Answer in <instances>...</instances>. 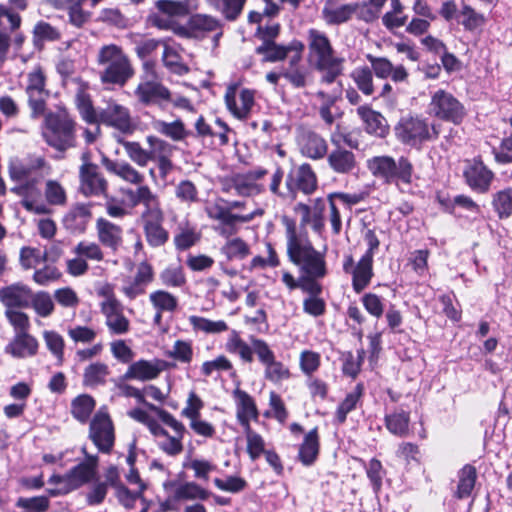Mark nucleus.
<instances>
[{
  "mask_svg": "<svg viewBox=\"0 0 512 512\" xmlns=\"http://www.w3.org/2000/svg\"><path fill=\"white\" fill-rule=\"evenodd\" d=\"M102 164L108 172L115 174L123 181L139 185L135 191L128 190L127 195L134 205L142 203L146 206V210L141 217L146 239L150 245L160 246V208L157 206L156 196L152 194L149 187L141 185L144 176L124 161L103 157Z\"/></svg>",
  "mask_w": 512,
  "mask_h": 512,
  "instance_id": "obj_1",
  "label": "nucleus"
},
{
  "mask_svg": "<svg viewBox=\"0 0 512 512\" xmlns=\"http://www.w3.org/2000/svg\"><path fill=\"white\" fill-rule=\"evenodd\" d=\"M188 12L187 5L181 1L162 0V30H171L181 37L202 39L219 29V22L205 14H195L183 24Z\"/></svg>",
  "mask_w": 512,
  "mask_h": 512,
  "instance_id": "obj_2",
  "label": "nucleus"
},
{
  "mask_svg": "<svg viewBox=\"0 0 512 512\" xmlns=\"http://www.w3.org/2000/svg\"><path fill=\"white\" fill-rule=\"evenodd\" d=\"M97 74L107 90L123 88L135 75V69L125 50L115 44L102 45L96 54Z\"/></svg>",
  "mask_w": 512,
  "mask_h": 512,
  "instance_id": "obj_3",
  "label": "nucleus"
},
{
  "mask_svg": "<svg viewBox=\"0 0 512 512\" xmlns=\"http://www.w3.org/2000/svg\"><path fill=\"white\" fill-rule=\"evenodd\" d=\"M283 223L286 228L287 254L290 261L299 267L301 275L324 277L326 275L324 255L313 248L305 235L297 232L293 220L285 217Z\"/></svg>",
  "mask_w": 512,
  "mask_h": 512,
  "instance_id": "obj_4",
  "label": "nucleus"
},
{
  "mask_svg": "<svg viewBox=\"0 0 512 512\" xmlns=\"http://www.w3.org/2000/svg\"><path fill=\"white\" fill-rule=\"evenodd\" d=\"M42 125V138L47 146L64 155L68 150L77 147V121L65 108L56 111H45Z\"/></svg>",
  "mask_w": 512,
  "mask_h": 512,
  "instance_id": "obj_5",
  "label": "nucleus"
},
{
  "mask_svg": "<svg viewBox=\"0 0 512 512\" xmlns=\"http://www.w3.org/2000/svg\"><path fill=\"white\" fill-rule=\"evenodd\" d=\"M283 179V171L276 168L272 173L258 168L246 173H238L226 178L222 183V190L239 196L253 197L263 193L268 184L272 194L280 196L279 186Z\"/></svg>",
  "mask_w": 512,
  "mask_h": 512,
  "instance_id": "obj_6",
  "label": "nucleus"
},
{
  "mask_svg": "<svg viewBox=\"0 0 512 512\" xmlns=\"http://www.w3.org/2000/svg\"><path fill=\"white\" fill-rule=\"evenodd\" d=\"M308 47L311 63L323 73L322 82L332 83L342 74L344 58L334 55L332 45L323 32L309 30Z\"/></svg>",
  "mask_w": 512,
  "mask_h": 512,
  "instance_id": "obj_7",
  "label": "nucleus"
},
{
  "mask_svg": "<svg viewBox=\"0 0 512 512\" xmlns=\"http://www.w3.org/2000/svg\"><path fill=\"white\" fill-rule=\"evenodd\" d=\"M367 168L371 174L385 183L411 184L413 165L405 158L396 162L390 156H375L367 160Z\"/></svg>",
  "mask_w": 512,
  "mask_h": 512,
  "instance_id": "obj_8",
  "label": "nucleus"
},
{
  "mask_svg": "<svg viewBox=\"0 0 512 512\" xmlns=\"http://www.w3.org/2000/svg\"><path fill=\"white\" fill-rule=\"evenodd\" d=\"M47 74L40 65L34 66L26 74L25 94L27 97V106L29 108V117L32 120H38L45 115L47 110V101L50 97V91L47 88Z\"/></svg>",
  "mask_w": 512,
  "mask_h": 512,
  "instance_id": "obj_9",
  "label": "nucleus"
},
{
  "mask_svg": "<svg viewBox=\"0 0 512 512\" xmlns=\"http://www.w3.org/2000/svg\"><path fill=\"white\" fill-rule=\"evenodd\" d=\"M22 25L21 15L0 4V67L7 61L11 46L21 50L26 36L20 31Z\"/></svg>",
  "mask_w": 512,
  "mask_h": 512,
  "instance_id": "obj_10",
  "label": "nucleus"
},
{
  "mask_svg": "<svg viewBox=\"0 0 512 512\" xmlns=\"http://www.w3.org/2000/svg\"><path fill=\"white\" fill-rule=\"evenodd\" d=\"M395 134L402 143L417 147L425 141L436 139L439 130L435 125L430 126L426 119L418 116H405L395 126Z\"/></svg>",
  "mask_w": 512,
  "mask_h": 512,
  "instance_id": "obj_11",
  "label": "nucleus"
},
{
  "mask_svg": "<svg viewBox=\"0 0 512 512\" xmlns=\"http://www.w3.org/2000/svg\"><path fill=\"white\" fill-rule=\"evenodd\" d=\"M205 211L210 219L219 221V225L215 227V231L224 237H228L236 233L237 229L235 224L237 222L246 223L253 220L256 216L262 215L261 209L255 210L252 213L240 215L233 214L230 211L226 201L222 198H217L205 207Z\"/></svg>",
  "mask_w": 512,
  "mask_h": 512,
  "instance_id": "obj_12",
  "label": "nucleus"
},
{
  "mask_svg": "<svg viewBox=\"0 0 512 512\" xmlns=\"http://www.w3.org/2000/svg\"><path fill=\"white\" fill-rule=\"evenodd\" d=\"M91 155L85 152L81 156L82 164L79 167V191L86 197H107L109 183L100 167L91 162Z\"/></svg>",
  "mask_w": 512,
  "mask_h": 512,
  "instance_id": "obj_13",
  "label": "nucleus"
},
{
  "mask_svg": "<svg viewBox=\"0 0 512 512\" xmlns=\"http://www.w3.org/2000/svg\"><path fill=\"white\" fill-rule=\"evenodd\" d=\"M428 112L435 118L455 125L461 124L466 116L464 105L451 93L442 89L432 94Z\"/></svg>",
  "mask_w": 512,
  "mask_h": 512,
  "instance_id": "obj_14",
  "label": "nucleus"
},
{
  "mask_svg": "<svg viewBox=\"0 0 512 512\" xmlns=\"http://www.w3.org/2000/svg\"><path fill=\"white\" fill-rule=\"evenodd\" d=\"M89 438L101 453H111L115 443V428L106 406L100 407L92 416Z\"/></svg>",
  "mask_w": 512,
  "mask_h": 512,
  "instance_id": "obj_15",
  "label": "nucleus"
},
{
  "mask_svg": "<svg viewBox=\"0 0 512 512\" xmlns=\"http://www.w3.org/2000/svg\"><path fill=\"white\" fill-rule=\"evenodd\" d=\"M250 343L259 362L264 366V378L274 384L288 380L291 376L289 368L276 359L274 351L262 339L251 337Z\"/></svg>",
  "mask_w": 512,
  "mask_h": 512,
  "instance_id": "obj_16",
  "label": "nucleus"
},
{
  "mask_svg": "<svg viewBox=\"0 0 512 512\" xmlns=\"http://www.w3.org/2000/svg\"><path fill=\"white\" fill-rule=\"evenodd\" d=\"M134 93L144 105L156 103L160 99V80L155 60H148L143 63L140 82Z\"/></svg>",
  "mask_w": 512,
  "mask_h": 512,
  "instance_id": "obj_17",
  "label": "nucleus"
},
{
  "mask_svg": "<svg viewBox=\"0 0 512 512\" xmlns=\"http://www.w3.org/2000/svg\"><path fill=\"white\" fill-rule=\"evenodd\" d=\"M51 165L42 155L27 154L23 159H16L9 164V175L13 181H23L38 175H48Z\"/></svg>",
  "mask_w": 512,
  "mask_h": 512,
  "instance_id": "obj_18",
  "label": "nucleus"
},
{
  "mask_svg": "<svg viewBox=\"0 0 512 512\" xmlns=\"http://www.w3.org/2000/svg\"><path fill=\"white\" fill-rule=\"evenodd\" d=\"M225 104L235 118L246 120L255 104V92L236 85L229 86L225 93Z\"/></svg>",
  "mask_w": 512,
  "mask_h": 512,
  "instance_id": "obj_19",
  "label": "nucleus"
},
{
  "mask_svg": "<svg viewBox=\"0 0 512 512\" xmlns=\"http://www.w3.org/2000/svg\"><path fill=\"white\" fill-rule=\"evenodd\" d=\"M43 179L44 175L33 176L32 178L20 181L21 183L18 186L11 189L12 192L23 198L21 203L27 211L37 214L48 212L44 204L36 203V199L41 196V191L38 186Z\"/></svg>",
  "mask_w": 512,
  "mask_h": 512,
  "instance_id": "obj_20",
  "label": "nucleus"
},
{
  "mask_svg": "<svg viewBox=\"0 0 512 512\" xmlns=\"http://www.w3.org/2000/svg\"><path fill=\"white\" fill-rule=\"evenodd\" d=\"M97 124L113 127L123 134H131L135 129L128 108L116 102H109L105 108L101 109Z\"/></svg>",
  "mask_w": 512,
  "mask_h": 512,
  "instance_id": "obj_21",
  "label": "nucleus"
},
{
  "mask_svg": "<svg viewBox=\"0 0 512 512\" xmlns=\"http://www.w3.org/2000/svg\"><path fill=\"white\" fill-rule=\"evenodd\" d=\"M353 263L352 256H347L343 263V269L345 272H351L353 289L359 293L371 281L373 276V258L370 257V253H365L355 267H353Z\"/></svg>",
  "mask_w": 512,
  "mask_h": 512,
  "instance_id": "obj_22",
  "label": "nucleus"
},
{
  "mask_svg": "<svg viewBox=\"0 0 512 512\" xmlns=\"http://www.w3.org/2000/svg\"><path fill=\"white\" fill-rule=\"evenodd\" d=\"M31 295L32 289L28 285L22 282H15L0 288V303L3 305L4 310L28 309Z\"/></svg>",
  "mask_w": 512,
  "mask_h": 512,
  "instance_id": "obj_23",
  "label": "nucleus"
},
{
  "mask_svg": "<svg viewBox=\"0 0 512 512\" xmlns=\"http://www.w3.org/2000/svg\"><path fill=\"white\" fill-rule=\"evenodd\" d=\"M162 426L171 429V433H169L162 428V450L170 455L179 454L183 448L181 440L185 432L184 425L170 414L162 411Z\"/></svg>",
  "mask_w": 512,
  "mask_h": 512,
  "instance_id": "obj_24",
  "label": "nucleus"
},
{
  "mask_svg": "<svg viewBox=\"0 0 512 512\" xmlns=\"http://www.w3.org/2000/svg\"><path fill=\"white\" fill-rule=\"evenodd\" d=\"M297 143L301 154L310 159H321L327 154L326 140L312 130L302 129L298 134Z\"/></svg>",
  "mask_w": 512,
  "mask_h": 512,
  "instance_id": "obj_25",
  "label": "nucleus"
},
{
  "mask_svg": "<svg viewBox=\"0 0 512 512\" xmlns=\"http://www.w3.org/2000/svg\"><path fill=\"white\" fill-rule=\"evenodd\" d=\"M92 203H76L64 215L63 224L73 233H84L92 220Z\"/></svg>",
  "mask_w": 512,
  "mask_h": 512,
  "instance_id": "obj_26",
  "label": "nucleus"
},
{
  "mask_svg": "<svg viewBox=\"0 0 512 512\" xmlns=\"http://www.w3.org/2000/svg\"><path fill=\"white\" fill-rule=\"evenodd\" d=\"M95 227L99 243L112 252H116L123 242L122 227L104 217H99L96 220Z\"/></svg>",
  "mask_w": 512,
  "mask_h": 512,
  "instance_id": "obj_27",
  "label": "nucleus"
},
{
  "mask_svg": "<svg viewBox=\"0 0 512 512\" xmlns=\"http://www.w3.org/2000/svg\"><path fill=\"white\" fill-rule=\"evenodd\" d=\"M286 185L292 193L295 190H300L308 195L316 190L317 178L310 165L303 164L290 172Z\"/></svg>",
  "mask_w": 512,
  "mask_h": 512,
  "instance_id": "obj_28",
  "label": "nucleus"
},
{
  "mask_svg": "<svg viewBox=\"0 0 512 512\" xmlns=\"http://www.w3.org/2000/svg\"><path fill=\"white\" fill-rule=\"evenodd\" d=\"M79 87L75 94V106L81 118L88 124H97L100 118V112L97 113L91 95L89 94V84L82 78L75 80Z\"/></svg>",
  "mask_w": 512,
  "mask_h": 512,
  "instance_id": "obj_29",
  "label": "nucleus"
},
{
  "mask_svg": "<svg viewBox=\"0 0 512 512\" xmlns=\"http://www.w3.org/2000/svg\"><path fill=\"white\" fill-rule=\"evenodd\" d=\"M79 87L75 94V106L81 118L88 124H97L100 118V112L97 113L91 95L89 94V84L82 78L75 80Z\"/></svg>",
  "mask_w": 512,
  "mask_h": 512,
  "instance_id": "obj_30",
  "label": "nucleus"
},
{
  "mask_svg": "<svg viewBox=\"0 0 512 512\" xmlns=\"http://www.w3.org/2000/svg\"><path fill=\"white\" fill-rule=\"evenodd\" d=\"M39 348L38 340L29 332L16 333L6 346V352L15 358L33 357Z\"/></svg>",
  "mask_w": 512,
  "mask_h": 512,
  "instance_id": "obj_31",
  "label": "nucleus"
},
{
  "mask_svg": "<svg viewBox=\"0 0 512 512\" xmlns=\"http://www.w3.org/2000/svg\"><path fill=\"white\" fill-rule=\"evenodd\" d=\"M356 10L354 4H342L339 0H326L322 17L329 25H338L348 21Z\"/></svg>",
  "mask_w": 512,
  "mask_h": 512,
  "instance_id": "obj_32",
  "label": "nucleus"
},
{
  "mask_svg": "<svg viewBox=\"0 0 512 512\" xmlns=\"http://www.w3.org/2000/svg\"><path fill=\"white\" fill-rule=\"evenodd\" d=\"M160 374V360L155 359L153 362L140 359L131 362L128 369L123 374L124 379H132L138 381H150L157 378Z\"/></svg>",
  "mask_w": 512,
  "mask_h": 512,
  "instance_id": "obj_33",
  "label": "nucleus"
},
{
  "mask_svg": "<svg viewBox=\"0 0 512 512\" xmlns=\"http://www.w3.org/2000/svg\"><path fill=\"white\" fill-rule=\"evenodd\" d=\"M107 477L110 487L115 490V495L121 505L125 508H133L137 497L141 492L133 493L127 486H125L120 478L118 468L111 465L107 468Z\"/></svg>",
  "mask_w": 512,
  "mask_h": 512,
  "instance_id": "obj_34",
  "label": "nucleus"
},
{
  "mask_svg": "<svg viewBox=\"0 0 512 512\" xmlns=\"http://www.w3.org/2000/svg\"><path fill=\"white\" fill-rule=\"evenodd\" d=\"M233 397L236 403L238 421L243 427L250 426V421L258 417V410L253 398L240 389L234 390Z\"/></svg>",
  "mask_w": 512,
  "mask_h": 512,
  "instance_id": "obj_35",
  "label": "nucleus"
},
{
  "mask_svg": "<svg viewBox=\"0 0 512 512\" xmlns=\"http://www.w3.org/2000/svg\"><path fill=\"white\" fill-rule=\"evenodd\" d=\"M95 408V398L90 394L82 393L71 400L70 413L77 422L86 424L92 419Z\"/></svg>",
  "mask_w": 512,
  "mask_h": 512,
  "instance_id": "obj_36",
  "label": "nucleus"
},
{
  "mask_svg": "<svg viewBox=\"0 0 512 512\" xmlns=\"http://www.w3.org/2000/svg\"><path fill=\"white\" fill-rule=\"evenodd\" d=\"M153 269L146 261H142L138 268L133 281L129 285L124 286L122 291L130 299L145 292V287L153 280Z\"/></svg>",
  "mask_w": 512,
  "mask_h": 512,
  "instance_id": "obj_37",
  "label": "nucleus"
},
{
  "mask_svg": "<svg viewBox=\"0 0 512 512\" xmlns=\"http://www.w3.org/2000/svg\"><path fill=\"white\" fill-rule=\"evenodd\" d=\"M109 375L110 368L106 363L92 362L84 368L82 385L91 389L105 386Z\"/></svg>",
  "mask_w": 512,
  "mask_h": 512,
  "instance_id": "obj_38",
  "label": "nucleus"
},
{
  "mask_svg": "<svg viewBox=\"0 0 512 512\" xmlns=\"http://www.w3.org/2000/svg\"><path fill=\"white\" fill-rule=\"evenodd\" d=\"M357 114L365 123V129L368 133L380 137L386 135L388 131L387 121L379 112L374 111L368 106H360L357 109Z\"/></svg>",
  "mask_w": 512,
  "mask_h": 512,
  "instance_id": "obj_39",
  "label": "nucleus"
},
{
  "mask_svg": "<svg viewBox=\"0 0 512 512\" xmlns=\"http://www.w3.org/2000/svg\"><path fill=\"white\" fill-rule=\"evenodd\" d=\"M303 49L304 45L300 41H293L288 46H279L275 42H269L258 46L256 52L264 55L265 61L275 62L284 59L290 51L298 53Z\"/></svg>",
  "mask_w": 512,
  "mask_h": 512,
  "instance_id": "obj_40",
  "label": "nucleus"
},
{
  "mask_svg": "<svg viewBox=\"0 0 512 512\" xmlns=\"http://www.w3.org/2000/svg\"><path fill=\"white\" fill-rule=\"evenodd\" d=\"M61 38L62 33L59 28L44 20L36 22L33 27L32 42L37 49H42L46 42H57Z\"/></svg>",
  "mask_w": 512,
  "mask_h": 512,
  "instance_id": "obj_41",
  "label": "nucleus"
},
{
  "mask_svg": "<svg viewBox=\"0 0 512 512\" xmlns=\"http://www.w3.org/2000/svg\"><path fill=\"white\" fill-rule=\"evenodd\" d=\"M328 163L334 172L346 174L355 168L356 159L353 152L337 147L329 154Z\"/></svg>",
  "mask_w": 512,
  "mask_h": 512,
  "instance_id": "obj_42",
  "label": "nucleus"
},
{
  "mask_svg": "<svg viewBox=\"0 0 512 512\" xmlns=\"http://www.w3.org/2000/svg\"><path fill=\"white\" fill-rule=\"evenodd\" d=\"M319 454V436L317 428L310 430L299 447L298 457L305 466L312 465Z\"/></svg>",
  "mask_w": 512,
  "mask_h": 512,
  "instance_id": "obj_43",
  "label": "nucleus"
},
{
  "mask_svg": "<svg viewBox=\"0 0 512 512\" xmlns=\"http://www.w3.org/2000/svg\"><path fill=\"white\" fill-rule=\"evenodd\" d=\"M225 349L231 354H236L245 363L253 361V345L246 343L236 330H231L225 343Z\"/></svg>",
  "mask_w": 512,
  "mask_h": 512,
  "instance_id": "obj_44",
  "label": "nucleus"
},
{
  "mask_svg": "<svg viewBox=\"0 0 512 512\" xmlns=\"http://www.w3.org/2000/svg\"><path fill=\"white\" fill-rule=\"evenodd\" d=\"M95 476L96 475L91 472V469L87 465L80 462L67 472L68 486L65 490L60 491L59 493H70L77 490L83 485L93 481Z\"/></svg>",
  "mask_w": 512,
  "mask_h": 512,
  "instance_id": "obj_45",
  "label": "nucleus"
},
{
  "mask_svg": "<svg viewBox=\"0 0 512 512\" xmlns=\"http://www.w3.org/2000/svg\"><path fill=\"white\" fill-rule=\"evenodd\" d=\"M465 176L468 184L480 191H486L491 183L493 174L488 170L483 163L475 162L469 169L466 170Z\"/></svg>",
  "mask_w": 512,
  "mask_h": 512,
  "instance_id": "obj_46",
  "label": "nucleus"
},
{
  "mask_svg": "<svg viewBox=\"0 0 512 512\" xmlns=\"http://www.w3.org/2000/svg\"><path fill=\"white\" fill-rule=\"evenodd\" d=\"M476 478V469L471 465H465L458 473L455 496L459 499L469 497L474 489Z\"/></svg>",
  "mask_w": 512,
  "mask_h": 512,
  "instance_id": "obj_47",
  "label": "nucleus"
},
{
  "mask_svg": "<svg viewBox=\"0 0 512 512\" xmlns=\"http://www.w3.org/2000/svg\"><path fill=\"white\" fill-rule=\"evenodd\" d=\"M350 77L357 88L366 96H371L374 91L373 72L368 66L356 67L350 73Z\"/></svg>",
  "mask_w": 512,
  "mask_h": 512,
  "instance_id": "obj_48",
  "label": "nucleus"
},
{
  "mask_svg": "<svg viewBox=\"0 0 512 512\" xmlns=\"http://www.w3.org/2000/svg\"><path fill=\"white\" fill-rule=\"evenodd\" d=\"M122 310V306H119L112 311L102 312L106 318L105 323L112 334L121 335L129 331L130 322L124 316Z\"/></svg>",
  "mask_w": 512,
  "mask_h": 512,
  "instance_id": "obj_49",
  "label": "nucleus"
},
{
  "mask_svg": "<svg viewBox=\"0 0 512 512\" xmlns=\"http://www.w3.org/2000/svg\"><path fill=\"white\" fill-rule=\"evenodd\" d=\"M87 0H65L69 23L77 28L83 27L91 18V12L83 9Z\"/></svg>",
  "mask_w": 512,
  "mask_h": 512,
  "instance_id": "obj_50",
  "label": "nucleus"
},
{
  "mask_svg": "<svg viewBox=\"0 0 512 512\" xmlns=\"http://www.w3.org/2000/svg\"><path fill=\"white\" fill-rule=\"evenodd\" d=\"M128 380L129 379H124L123 375L119 376L115 380V387L119 390L120 394L122 396H125L128 398H135L139 404H143L148 409L156 412L160 416V408L153 404L148 403L144 399V392H142V390H140L132 385L127 384L126 382Z\"/></svg>",
  "mask_w": 512,
  "mask_h": 512,
  "instance_id": "obj_51",
  "label": "nucleus"
},
{
  "mask_svg": "<svg viewBox=\"0 0 512 512\" xmlns=\"http://www.w3.org/2000/svg\"><path fill=\"white\" fill-rule=\"evenodd\" d=\"M227 260H242L250 254L249 245L239 237L228 239L220 249Z\"/></svg>",
  "mask_w": 512,
  "mask_h": 512,
  "instance_id": "obj_52",
  "label": "nucleus"
},
{
  "mask_svg": "<svg viewBox=\"0 0 512 512\" xmlns=\"http://www.w3.org/2000/svg\"><path fill=\"white\" fill-rule=\"evenodd\" d=\"M189 323L196 331L206 334H219L228 330V325L223 320H210L205 317L192 315L189 317Z\"/></svg>",
  "mask_w": 512,
  "mask_h": 512,
  "instance_id": "obj_53",
  "label": "nucleus"
},
{
  "mask_svg": "<svg viewBox=\"0 0 512 512\" xmlns=\"http://www.w3.org/2000/svg\"><path fill=\"white\" fill-rule=\"evenodd\" d=\"M30 301L28 308H33L40 317H48L54 312L53 300L46 291H38L36 293L32 291Z\"/></svg>",
  "mask_w": 512,
  "mask_h": 512,
  "instance_id": "obj_54",
  "label": "nucleus"
},
{
  "mask_svg": "<svg viewBox=\"0 0 512 512\" xmlns=\"http://www.w3.org/2000/svg\"><path fill=\"white\" fill-rule=\"evenodd\" d=\"M45 199L52 206H65L67 193L65 188L57 180H48L44 190Z\"/></svg>",
  "mask_w": 512,
  "mask_h": 512,
  "instance_id": "obj_55",
  "label": "nucleus"
},
{
  "mask_svg": "<svg viewBox=\"0 0 512 512\" xmlns=\"http://www.w3.org/2000/svg\"><path fill=\"white\" fill-rule=\"evenodd\" d=\"M409 415L401 411L387 415L385 418L387 429L394 435L403 437L407 435L409 429Z\"/></svg>",
  "mask_w": 512,
  "mask_h": 512,
  "instance_id": "obj_56",
  "label": "nucleus"
},
{
  "mask_svg": "<svg viewBox=\"0 0 512 512\" xmlns=\"http://www.w3.org/2000/svg\"><path fill=\"white\" fill-rule=\"evenodd\" d=\"M43 338L48 350L56 357L58 364L64 362L65 342L63 337L54 330H46L43 332Z\"/></svg>",
  "mask_w": 512,
  "mask_h": 512,
  "instance_id": "obj_57",
  "label": "nucleus"
},
{
  "mask_svg": "<svg viewBox=\"0 0 512 512\" xmlns=\"http://www.w3.org/2000/svg\"><path fill=\"white\" fill-rule=\"evenodd\" d=\"M23 310L20 308L4 310V315L8 323L13 327L15 334L29 332L31 328L29 315L23 312Z\"/></svg>",
  "mask_w": 512,
  "mask_h": 512,
  "instance_id": "obj_58",
  "label": "nucleus"
},
{
  "mask_svg": "<svg viewBox=\"0 0 512 512\" xmlns=\"http://www.w3.org/2000/svg\"><path fill=\"white\" fill-rule=\"evenodd\" d=\"M73 252L86 261L101 262L104 260V252L96 242L80 241L73 249Z\"/></svg>",
  "mask_w": 512,
  "mask_h": 512,
  "instance_id": "obj_59",
  "label": "nucleus"
},
{
  "mask_svg": "<svg viewBox=\"0 0 512 512\" xmlns=\"http://www.w3.org/2000/svg\"><path fill=\"white\" fill-rule=\"evenodd\" d=\"M104 481H96L86 494V503L90 506H97L104 502L108 493L110 483L107 477V469L104 473Z\"/></svg>",
  "mask_w": 512,
  "mask_h": 512,
  "instance_id": "obj_60",
  "label": "nucleus"
},
{
  "mask_svg": "<svg viewBox=\"0 0 512 512\" xmlns=\"http://www.w3.org/2000/svg\"><path fill=\"white\" fill-rule=\"evenodd\" d=\"M97 295L105 300L101 302V312L112 311L116 307L122 306L115 294V287L111 283H104L97 289Z\"/></svg>",
  "mask_w": 512,
  "mask_h": 512,
  "instance_id": "obj_61",
  "label": "nucleus"
},
{
  "mask_svg": "<svg viewBox=\"0 0 512 512\" xmlns=\"http://www.w3.org/2000/svg\"><path fill=\"white\" fill-rule=\"evenodd\" d=\"M246 439H247V452L250 458L254 461L260 457L264 450V440L256 432H254L250 426L244 427Z\"/></svg>",
  "mask_w": 512,
  "mask_h": 512,
  "instance_id": "obj_62",
  "label": "nucleus"
},
{
  "mask_svg": "<svg viewBox=\"0 0 512 512\" xmlns=\"http://www.w3.org/2000/svg\"><path fill=\"white\" fill-rule=\"evenodd\" d=\"M16 506L31 512H46L49 509L50 501L46 496L20 497Z\"/></svg>",
  "mask_w": 512,
  "mask_h": 512,
  "instance_id": "obj_63",
  "label": "nucleus"
},
{
  "mask_svg": "<svg viewBox=\"0 0 512 512\" xmlns=\"http://www.w3.org/2000/svg\"><path fill=\"white\" fill-rule=\"evenodd\" d=\"M493 205L500 217H508L512 214V189L498 192L493 200Z\"/></svg>",
  "mask_w": 512,
  "mask_h": 512,
  "instance_id": "obj_64",
  "label": "nucleus"
}]
</instances>
